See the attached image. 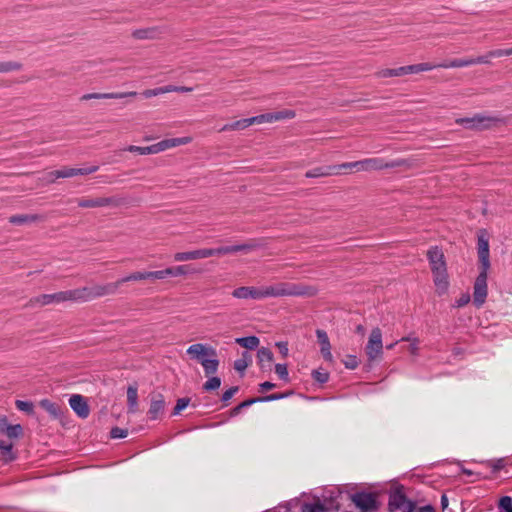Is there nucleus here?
<instances>
[{
    "label": "nucleus",
    "mask_w": 512,
    "mask_h": 512,
    "mask_svg": "<svg viewBox=\"0 0 512 512\" xmlns=\"http://www.w3.org/2000/svg\"><path fill=\"white\" fill-rule=\"evenodd\" d=\"M39 405L54 419H58L62 415L61 407L49 399H42Z\"/></svg>",
    "instance_id": "nucleus-25"
},
{
    "label": "nucleus",
    "mask_w": 512,
    "mask_h": 512,
    "mask_svg": "<svg viewBox=\"0 0 512 512\" xmlns=\"http://www.w3.org/2000/svg\"><path fill=\"white\" fill-rule=\"evenodd\" d=\"M217 255L216 248H201L191 251L176 252L173 255L175 262H186L205 259Z\"/></svg>",
    "instance_id": "nucleus-12"
},
{
    "label": "nucleus",
    "mask_w": 512,
    "mask_h": 512,
    "mask_svg": "<svg viewBox=\"0 0 512 512\" xmlns=\"http://www.w3.org/2000/svg\"><path fill=\"white\" fill-rule=\"evenodd\" d=\"M128 435V431L119 427L111 429L110 436L114 439L125 438Z\"/></svg>",
    "instance_id": "nucleus-50"
},
{
    "label": "nucleus",
    "mask_w": 512,
    "mask_h": 512,
    "mask_svg": "<svg viewBox=\"0 0 512 512\" xmlns=\"http://www.w3.org/2000/svg\"><path fill=\"white\" fill-rule=\"evenodd\" d=\"M161 94H162V88L161 87L154 88V89H147V90H144L142 92V95L145 98H151V97H155V96H158V95H161Z\"/></svg>",
    "instance_id": "nucleus-59"
},
{
    "label": "nucleus",
    "mask_w": 512,
    "mask_h": 512,
    "mask_svg": "<svg viewBox=\"0 0 512 512\" xmlns=\"http://www.w3.org/2000/svg\"><path fill=\"white\" fill-rule=\"evenodd\" d=\"M161 88H162V94L178 92V86H175V85H167V86H163Z\"/></svg>",
    "instance_id": "nucleus-63"
},
{
    "label": "nucleus",
    "mask_w": 512,
    "mask_h": 512,
    "mask_svg": "<svg viewBox=\"0 0 512 512\" xmlns=\"http://www.w3.org/2000/svg\"><path fill=\"white\" fill-rule=\"evenodd\" d=\"M190 403L189 398H180L177 400V403L173 410V415H178L182 410H184Z\"/></svg>",
    "instance_id": "nucleus-44"
},
{
    "label": "nucleus",
    "mask_w": 512,
    "mask_h": 512,
    "mask_svg": "<svg viewBox=\"0 0 512 512\" xmlns=\"http://www.w3.org/2000/svg\"><path fill=\"white\" fill-rule=\"evenodd\" d=\"M358 172L379 171L383 169L405 167L410 168L411 164L408 160L399 158L392 161H385L382 158H366L358 160Z\"/></svg>",
    "instance_id": "nucleus-4"
},
{
    "label": "nucleus",
    "mask_w": 512,
    "mask_h": 512,
    "mask_svg": "<svg viewBox=\"0 0 512 512\" xmlns=\"http://www.w3.org/2000/svg\"><path fill=\"white\" fill-rule=\"evenodd\" d=\"M258 362L263 366L264 362L270 363L273 360V353L269 348L262 347L257 353Z\"/></svg>",
    "instance_id": "nucleus-35"
},
{
    "label": "nucleus",
    "mask_w": 512,
    "mask_h": 512,
    "mask_svg": "<svg viewBox=\"0 0 512 512\" xmlns=\"http://www.w3.org/2000/svg\"><path fill=\"white\" fill-rule=\"evenodd\" d=\"M98 168V166H91L88 168H75V176L95 173Z\"/></svg>",
    "instance_id": "nucleus-56"
},
{
    "label": "nucleus",
    "mask_w": 512,
    "mask_h": 512,
    "mask_svg": "<svg viewBox=\"0 0 512 512\" xmlns=\"http://www.w3.org/2000/svg\"><path fill=\"white\" fill-rule=\"evenodd\" d=\"M357 164H358V161H354V162H346V163H342V164H338V165H332V167L334 168L335 175H342V174H346L347 172L344 170H348V169L358 172Z\"/></svg>",
    "instance_id": "nucleus-33"
},
{
    "label": "nucleus",
    "mask_w": 512,
    "mask_h": 512,
    "mask_svg": "<svg viewBox=\"0 0 512 512\" xmlns=\"http://www.w3.org/2000/svg\"><path fill=\"white\" fill-rule=\"evenodd\" d=\"M351 501L360 512H372L377 510V495L370 492H357L350 496Z\"/></svg>",
    "instance_id": "nucleus-9"
},
{
    "label": "nucleus",
    "mask_w": 512,
    "mask_h": 512,
    "mask_svg": "<svg viewBox=\"0 0 512 512\" xmlns=\"http://www.w3.org/2000/svg\"><path fill=\"white\" fill-rule=\"evenodd\" d=\"M290 393H275V394H271V395H268V396H265V397H261V398H256L257 401H274V400H279V399H282L288 395H290Z\"/></svg>",
    "instance_id": "nucleus-52"
},
{
    "label": "nucleus",
    "mask_w": 512,
    "mask_h": 512,
    "mask_svg": "<svg viewBox=\"0 0 512 512\" xmlns=\"http://www.w3.org/2000/svg\"><path fill=\"white\" fill-rule=\"evenodd\" d=\"M512 55V48L509 49H496L489 51V56L491 57H504Z\"/></svg>",
    "instance_id": "nucleus-53"
},
{
    "label": "nucleus",
    "mask_w": 512,
    "mask_h": 512,
    "mask_svg": "<svg viewBox=\"0 0 512 512\" xmlns=\"http://www.w3.org/2000/svg\"><path fill=\"white\" fill-rule=\"evenodd\" d=\"M255 402H257L256 398H252V399H248V400L243 401L242 403H240L239 405H237L236 407H234L231 410V416L238 415L243 408L248 407V406L252 405Z\"/></svg>",
    "instance_id": "nucleus-43"
},
{
    "label": "nucleus",
    "mask_w": 512,
    "mask_h": 512,
    "mask_svg": "<svg viewBox=\"0 0 512 512\" xmlns=\"http://www.w3.org/2000/svg\"><path fill=\"white\" fill-rule=\"evenodd\" d=\"M415 504L403 492L396 490L390 494L389 509L391 512H412Z\"/></svg>",
    "instance_id": "nucleus-11"
},
{
    "label": "nucleus",
    "mask_w": 512,
    "mask_h": 512,
    "mask_svg": "<svg viewBox=\"0 0 512 512\" xmlns=\"http://www.w3.org/2000/svg\"><path fill=\"white\" fill-rule=\"evenodd\" d=\"M59 178V175H58V171L55 170V171H51V172H48L46 173L43 177H42V182L44 184H52L54 183L57 179Z\"/></svg>",
    "instance_id": "nucleus-49"
},
{
    "label": "nucleus",
    "mask_w": 512,
    "mask_h": 512,
    "mask_svg": "<svg viewBox=\"0 0 512 512\" xmlns=\"http://www.w3.org/2000/svg\"><path fill=\"white\" fill-rule=\"evenodd\" d=\"M142 280H150L149 271H136L133 272L121 279H119V283L122 285L125 282L130 281H142Z\"/></svg>",
    "instance_id": "nucleus-31"
},
{
    "label": "nucleus",
    "mask_w": 512,
    "mask_h": 512,
    "mask_svg": "<svg viewBox=\"0 0 512 512\" xmlns=\"http://www.w3.org/2000/svg\"><path fill=\"white\" fill-rule=\"evenodd\" d=\"M15 406L18 410L28 414H33L34 412V405L30 401L16 400Z\"/></svg>",
    "instance_id": "nucleus-40"
},
{
    "label": "nucleus",
    "mask_w": 512,
    "mask_h": 512,
    "mask_svg": "<svg viewBox=\"0 0 512 512\" xmlns=\"http://www.w3.org/2000/svg\"><path fill=\"white\" fill-rule=\"evenodd\" d=\"M499 120L493 116L475 114L472 117L457 118L455 123L468 130H484L490 128Z\"/></svg>",
    "instance_id": "nucleus-7"
},
{
    "label": "nucleus",
    "mask_w": 512,
    "mask_h": 512,
    "mask_svg": "<svg viewBox=\"0 0 512 512\" xmlns=\"http://www.w3.org/2000/svg\"><path fill=\"white\" fill-rule=\"evenodd\" d=\"M499 507L505 512H512V498L504 496L499 501Z\"/></svg>",
    "instance_id": "nucleus-46"
},
{
    "label": "nucleus",
    "mask_w": 512,
    "mask_h": 512,
    "mask_svg": "<svg viewBox=\"0 0 512 512\" xmlns=\"http://www.w3.org/2000/svg\"><path fill=\"white\" fill-rule=\"evenodd\" d=\"M22 69V64L15 61L0 62V73H8L11 71H19Z\"/></svg>",
    "instance_id": "nucleus-36"
},
{
    "label": "nucleus",
    "mask_w": 512,
    "mask_h": 512,
    "mask_svg": "<svg viewBox=\"0 0 512 512\" xmlns=\"http://www.w3.org/2000/svg\"><path fill=\"white\" fill-rule=\"evenodd\" d=\"M170 277L185 276L191 272L189 265L170 266Z\"/></svg>",
    "instance_id": "nucleus-37"
},
{
    "label": "nucleus",
    "mask_w": 512,
    "mask_h": 512,
    "mask_svg": "<svg viewBox=\"0 0 512 512\" xmlns=\"http://www.w3.org/2000/svg\"><path fill=\"white\" fill-rule=\"evenodd\" d=\"M166 402L165 398L161 393L152 394L149 410L147 412L150 420L159 419L165 411Z\"/></svg>",
    "instance_id": "nucleus-17"
},
{
    "label": "nucleus",
    "mask_w": 512,
    "mask_h": 512,
    "mask_svg": "<svg viewBox=\"0 0 512 512\" xmlns=\"http://www.w3.org/2000/svg\"><path fill=\"white\" fill-rule=\"evenodd\" d=\"M192 142V137H178V138H170L159 141L153 145L141 147L135 145H129L125 148L126 151L132 153H138L140 155H149V154H158L160 152L166 151L168 149L187 145Z\"/></svg>",
    "instance_id": "nucleus-3"
},
{
    "label": "nucleus",
    "mask_w": 512,
    "mask_h": 512,
    "mask_svg": "<svg viewBox=\"0 0 512 512\" xmlns=\"http://www.w3.org/2000/svg\"><path fill=\"white\" fill-rule=\"evenodd\" d=\"M0 433L14 439L22 435L23 428L20 424H9L6 417H0Z\"/></svg>",
    "instance_id": "nucleus-21"
},
{
    "label": "nucleus",
    "mask_w": 512,
    "mask_h": 512,
    "mask_svg": "<svg viewBox=\"0 0 512 512\" xmlns=\"http://www.w3.org/2000/svg\"><path fill=\"white\" fill-rule=\"evenodd\" d=\"M77 302L76 289L60 291L53 294H41L30 300L33 307H43L63 302Z\"/></svg>",
    "instance_id": "nucleus-6"
},
{
    "label": "nucleus",
    "mask_w": 512,
    "mask_h": 512,
    "mask_svg": "<svg viewBox=\"0 0 512 512\" xmlns=\"http://www.w3.org/2000/svg\"><path fill=\"white\" fill-rule=\"evenodd\" d=\"M275 373L279 376L280 379L288 381V369L285 364H276Z\"/></svg>",
    "instance_id": "nucleus-45"
},
{
    "label": "nucleus",
    "mask_w": 512,
    "mask_h": 512,
    "mask_svg": "<svg viewBox=\"0 0 512 512\" xmlns=\"http://www.w3.org/2000/svg\"><path fill=\"white\" fill-rule=\"evenodd\" d=\"M221 385V379L217 376L210 377L203 385V389L206 391L217 390Z\"/></svg>",
    "instance_id": "nucleus-39"
},
{
    "label": "nucleus",
    "mask_w": 512,
    "mask_h": 512,
    "mask_svg": "<svg viewBox=\"0 0 512 512\" xmlns=\"http://www.w3.org/2000/svg\"><path fill=\"white\" fill-rule=\"evenodd\" d=\"M317 293L318 288L312 285L279 282L261 287H238L232 291V296L237 299L263 300L269 297H314Z\"/></svg>",
    "instance_id": "nucleus-1"
},
{
    "label": "nucleus",
    "mask_w": 512,
    "mask_h": 512,
    "mask_svg": "<svg viewBox=\"0 0 512 512\" xmlns=\"http://www.w3.org/2000/svg\"><path fill=\"white\" fill-rule=\"evenodd\" d=\"M334 174V168L332 165L325 166V167H316L314 169H311L305 173V176L307 178H319V177H328L333 176Z\"/></svg>",
    "instance_id": "nucleus-27"
},
{
    "label": "nucleus",
    "mask_w": 512,
    "mask_h": 512,
    "mask_svg": "<svg viewBox=\"0 0 512 512\" xmlns=\"http://www.w3.org/2000/svg\"><path fill=\"white\" fill-rule=\"evenodd\" d=\"M137 92H111V93H87L81 97V101H88L91 99H123L127 97H135Z\"/></svg>",
    "instance_id": "nucleus-20"
},
{
    "label": "nucleus",
    "mask_w": 512,
    "mask_h": 512,
    "mask_svg": "<svg viewBox=\"0 0 512 512\" xmlns=\"http://www.w3.org/2000/svg\"><path fill=\"white\" fill-rule=\"evenodd\" d=\"M258 245L254 242H248L245 244L233 245V246H223L216 248L217 255H226L232 254L240 251L249 252L256 249Z\"/></svg>",
    "instance_id": "nucleus-23"
},
{
    "label": "nucleus",
    "mask_w": 512,
    "mask_h": 512,
    "mask_svg": "<svg viewBox=\"0 0 512 512\" xmlns=\"http://www.w3.org/2000/svg\"><path fill=\"white\" fill-rule=\"evenodd\" d=\"M236 343L239 344L241 347L254 350L259 346L260 340L256 336H248V337H242V338H236Z\"/></svg>",
    "instance_id": "nucleus-30"
},
{
    "label": "nucleus",
    "mask_w": 512,
    "mask_h": 512,
    "mask_svg": "<svg viewBox=\"0 0 512 512\" xmlns=\"http://www.w3.org/2000/svg\"><path fill=\"white\" fill-rule=\"evenodd\" d=\"M313 379L319 383H326L329 379V374L324 371L314 370L312 372Z\"/></svg>",
    "instance_id": "nucleus-48"
},
{
    "label": "nucleus",
    "mask_w": 512,
    "mask_h": 512,
    "mask_svg": "<svg viewBox=\"0 0 512 512\" xmlns=\"http://www.w3.org/2000/svg\"><path fill=\"white\" fill-rule=\"evenodd\" d=\"M77 204L81 208H99L108 206H117L118 201L113 197H99V198H80Z\"/></svg>",
    "instance_id": "nucleus-18"
},
{
    "label": "nucleus",
    "mask_w": 512,
    "mask_h": 512,
    "mask_svg": "<svg viewBox=\"0 0 512 512\" xmlns=\"http://www.w3.org/2000/svg\"><path fill=\"white\" fill-rule=\"evenodd\" d=\"M368 361L373 362L381 358L383 353L382 331L379 327L372 329L365 346Z\"/></svg>",
    "instance_id": "nucleus-8"
},
{
    "label": "nucleus",
    "mask_w": 512,
    "mask_h": 512,
    "mask_svg": "<svg viewBox=\"0 0 512 512\" xmlns=\"http://www.w3.org/2000/svg\"><path fill=\"white\" fill-rule=\"evenodd\" d=\"M187 354L192 358L202 363L208 357H216V350L201 343H196L188 347Z\"/></svg>",
    "instance_id": "nucleus-16"
},
{
    "label": "nucleus",
    "mask_w": 512,
    "mask_h": 512,
    "mask_svg": "<svg viewBox=\"0 0 512 512\" xmlns=\"http://www.w3.org/2000/svg\"><path fill=\"white\" fill-rule=\"evenodd\" d=\"M278 348L280 349V352L283 356H287L288 354V345L285 342H279L277 343Z\"/></svg>",
    "instance_id": "nucleus-64"
},
{
    "label": "nucleus",
    "mask_w": 512,
    "mask_h": 512,
    "mask_svg": "<svg viewBox=\"0 0 512 512\" xmlns=\"http://www.w3.org/2000/svg\"><path fill=\"white\" fill-rule=\"evenodd\" d=\"M121 286L119 280L105 285H95L92 287H81L76 289L77 302H87L95 298L115 294Z\"/></svg>",
    "instance_id": "nucleus-5"
},
{
    "label": "nucleus",
    "mask_w": 512,
    "mask_h": 512,
    "mask_svg": "<svg viewBox=\"0 0 512 512\" xmlns=\"http://www.w3.org/2000/svg\"><path fill=\"white\" fill-rule=\"evenodd\" d=\"M301 512H328V510L325 505L318 500L314 503L303 504Z\"/></svg>",
    "instance_id": "nucleus-34"
},
{
    "label": "nucleus",
    "mask_w": 512,
    "mask_h": 512,
    "mask_svg": "<svg viewBox=\"0 0 512 512\" xmlns=\"http://www.w3.org/2000/svg\"><path fill=\"white\" fill-rule=\"evenodd\" d=\"M490 58H492L491 56H489V52L487 53V55H484V56H479V57H476V58H472V65H475V64H489L490 63Z\"/></svg>",
    "instance_id": "nucleus-61"
},
{
    "label": "nucleus",
    "mask_w": 512,
    "mask_h": 512,
    "mask_svg": "<svg viewBox=\"0 0 512 512\" xmlns=\"http://www.w3.org/2000/svg\"><path fill=\"white\" fill-rule=\"evenodd\" d=\"M58 171L59 178H70L75 176V168L63 167Z\"/></svg>",
    "instance_id": "nucleus-55"
},
{
    "label": "nucleus",
    "mask_w": 512,
    "mask_h": 512,
    "mask_svg": "<svg viewBox=\"0 0 512 512\" xmlns=\"http://www.w3.org/2000/svg\"><path fill=\"white\" fill-rule=\"evenodd\" d=\"M253 125L252 117L245 118L241 120H237L233 123L224 125L220 131H235V130H243L247 127Z\"/></svg>",
    "instance_id": "nucleus-28"
},
{
    "label": "nucleus",
    "mask_w": 512,
    "mask_h": 512,
    "mask_svg": "<svg viewBox=\"0 0 512 512\" xmlns=\"http://www.w3.org/2000/svg\"><path fill=\"white\" fill-rule=\"evenodd\" d=\"M472 65V58L465 59H454L449 62H443L439 64L440 68H461Z\"/></svg>",
    "instance_id": "nucleus-32"
},
{
    "label": "nucleus",
    "mask_w": 512,
    "mask_h": 512,
    "mask_svg": "<svg viewBox=\"0 0 512 512\" xmlns=\"http://www.w3.org/2000/svg\"><path fill=\"white\" fill-rule=\"evenodd\" d=\"M296 116L295 111L284 109L273 113H265L252 117L253 124L272 123L285 119H293Z\"/></svg>",
    "instance_id": "nucleus-13"
},
{
    "label": "nucleus",
    "mask_w": 512,
    "mask_h": 512,
    "mask_svg": "<svg viewBox=\"0 0 512 512\" xmlns=\"http://www.w3.org/2000/svg\"><path fill=\"white\" fill-rule=\"evenodd\" d=\"M345 366L349 369H355L358 366V361L355 356H349L348 360L345 362Z\"/></svg>",
    "instance_id": "nucleus-62"
},
{
    "label": "nucleus",
    "mask_w": 512,
    "mask_h": 512,
    "mask_svg": "<svg viewBox=\"0 0 512 512\" xmlns=\"http://www.w3.org/2000/svg\"><path fill=\"white\" fill-rule=\"evenodd\" d=\"M205 375L210 376L217 372L219 366V360L216 357H208L206 360H203L201 363Z\"/></svg>",
    "instance_id": "nucleus-29"
},
{
    "label": "nucleus",
    "mask_w": 512,
    "mask_h": 512,
    "mask_svg": "<svg viewBox=\"0 0 512 512\" xmlns=\"http://www.w3.org/2000/svg\"><path fill=\"white\" fill-rule=\"evenodd\" d=\"M434 68H440L439 64L433 65V64H430V63H419V64H413L412 65L413 73H420V72H424V71H430V70H432Z\"/></svg>",
    "instance_id": "nucleus-42"
},
{
    "label": "nucleus",
    "mask_w": 512,
    "mask_h": 512,
    "mask_svg": "<svg viewBox=\"0 0 512 512\" xmlns=\"http://www.w3.org/2000/svg\"><path fill=\"white\" fill-rule=\"evenodd\" d=\"M436 293L441 296L449 289V275L445 255L439 246H432L426 253Z\"/></svg>",
    "instance_id": "nucleus-2"
},
{
    "label": "nucleus",
    "mask_w": 512,
    "mask_h": 512,
    "mask_svg": "<svg viewBox=\"0 0 512 512\" xmlns=\"http://www.w3.org/2000/svg\"><path fill=\"white\" fill-rule=\"evenodd\" d=\"M316 336L321 346V354L326 361L332 362L333 356L331 353V344L327 333L324 330H316Z\"/></svg>",
    "instance_id": "nucleus-22"
},
{
    "label": "nucleus",
    "mask_w": 512,
    "mask_h": 512,
    "mask_svg": "<svg viewBox=\"0 0 512 512\" xmlns=\"http://www.w3.org/2000/svg\"><path fill=\"white\" fill-rule=\"evenodd\" d=\"M69 405L80 418L85 419L89 416L90 409L86 399L82 395L73 394L69 398Z\"/></svg>",
    "instance_id": "nucleus-19"
},
{
    "label": "nucleus",
    "mask_w": 512,
    "mask_h": 512,
    "mask_svg": "<svg viewBox=\"0 0 512 512\" xmlns=\"http://www.w3.org/2000/svg\"><path fill=\"white\" fill-rule=\"evenodd\" d=\"M375 76H376L377 78H390V77H396L395 69L385 68V69L378 70V71L375 73Z\"/></svg>",
    "instance_id": "nucleus-51"
},
{
    "label": "nucleus",
    "mask_w": 512,
    "mask_h": 512,
    "mask_svg": "<svg viewBox=\"0 0 512 512\" xmlns=\"http://www.w3.org/2000/svg\"><path fill=\"white\" fill-rule=\"evenodd\" d=\"M13 445L7 446V448L1 451L2 459L6 462L12 461L15 456L12 452Z\"/></svg>",
    "instance_id": "nucleus-57"
},
{
    "label": "nucleus",
    "mask_w": 512,
    "mask_h": 512,
    "mask_svg": "<svg viewBox=\"0 0 512 512\" xmlns=\"http://www.w3.org/2000/svg\"><path fill=\"white\" fill-rule=\"evenodd\" d=\"M248 365L249 361L246 358V354H243V357L241 359H238L234 362V368L239 372L245 371Z\"/></svg>",
    "instance_id": "nucleus-47"
},
{
    "label": "nucleus",
    "mask_w": 512,
    "mask_h": 512,
    "mask_svg": "<svg viewBox=\"0 0 512 512\" xmlns=\"http://www.w3.org/2000/svg\"><path fill=\"white\" fill-rule=\"evenodd\" d=\"M127 407L128 413H136L138 411V388L136 385H130L127 388Z\"/></svg>",
    "instance_id": "nucleus-24"
},
{
    "label": "nucleus",
    "mask_w": 512,
    "mask_h": 512,
    "mask_svg": "<svg viewBox=\"0 0 512 512\" xmlns=\"http://www.w3.org/2000/svg\"><path fill=\"white\" fill-rule=\"evenodd\" d=\"M395 74H396V77H400V76H403L406 74H413L412 65L395 68Z\"/></svg>",
    "instance_id": "nucleus-58"
},
{
    "label": "nucleus",
    "mask_w": 512,
    "mask_h": 512,
    "mask_svg": "<svg viewBox=\"0 0 512 512\" xmlns=\"http://www.w3.org/2000/svg\"><path fill=\"white\" fill-rule=\"evenodd\" d=\"M150 280H163L167 277H170V269L166 267L162 270L149 271Z\"/></svg>",
    "instance_id": "nucleus-41"
},
{
    "label": "nucleus",
    "mask_w": 512,
    "mask_h": 512,
    "mask_svg": "<svg viewBox=\"0 0 512 512\" xmlns=\"http://www.w3.org/2000/svg\"><path fill=\"white\" fill-rule=\"evenodd\" d=\"M164 33V27L150 26L133 30L131 36L135 40H158L163 36Z\"/></svg>",
    "instance_id": "nucleus-14"
},
{
    "label": "nucleus",
    "mask_w": 512,
    "mask_h": 512,
    "mask_svg": "<svg viewBox=\"0 0 512 512\" xmlns=\"http://www.w3.org/2000/svg\"><path fill=\"white\" fill-rule=\"evenodd\" d=\"M489 270H481L479 275L477 276L474 287H473V303L476 307H481L487 298L488 288H487V278H488Z\"/></svg>",
    "instance_id": "nucleus-10"
},
{
    "label": "nucleus",
    "mask_w": 512,
    "mask_h": 512,
    "mask_svg": "<svg viewBox=\"0 0 512 512\" xmlns=\"http://www.w3.org/2000/svg\"><path fill=\"white\" fill-rule=\"evenodd\" d=\"M471 300V297H470V294L469 293H463L460 295L459 298L456 299L455 301V307H463L465 305H467Z\"/></svg>",
    "instance_id": "nucleus-54"
},
{
    "label": "nucleus",
    "mask_w": 512,
    "mask_h": 512,
    "mask_svg": "<svg viewBox=\"0 0 512 512\" xmlns=\"http://www.w3.org/2000/svg\"><path fill=\"white\" fill-rule=\"evenodd\" d=\"M238 389L239 388L237 386H234L226 390L222 395V401L228 402L236 394Z\"/></svg>",
    "instance_id": "nucleus-60"
},
{
    "label": "nucleus",
    "mask_w": 512,
    "mask_h": 512,
    "mask_svg": "<svg viewBox=\"0 0 512 512\" xmlns=\"http://www.w3.org/2000/svg\"><path fill=\"white\" fill-rule=\"evenodd\" d=\"M477 252L481 270H489L490 268V252L489 241L482 232L478 235Z\"/></svg>",
    "instance_id": "nucleus-15"
},
{
    "label": "nucleus",
    "mask_w": 512,
    "mask_h": 512,
    "mask_svg": "<svg viewBox=\"0 0 512 512\" xmlns=\"http://www.w3.org/2000/svg\"><path fill=\"white\" fill-rule=\"evenodd\" d=\"M41 219V216L37 214H20L11 216L9 218V222L14 225H23L28 223H34Z\"/></svg>",
    "instance_id": "nucleus-26"
},
{
    "label": "nucleus",
    "mask_w": 512,
    "mask_h": 512,
    "mask_svg": "<svg viewBox=\"0 0 512 512\" xmlns=\"http://www.w3.org/2000/svg\"><path fill=\"white\" fill-rule=\"evenodd\" d=\"M400 341H408L410 342V345L408 347V351L411 355L413 356H418L419 355V339L416 338V337H403Z\"/></svg>",
    "instance_id": "nucleus-38"
}]
</instances>
